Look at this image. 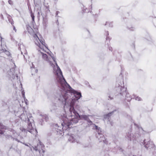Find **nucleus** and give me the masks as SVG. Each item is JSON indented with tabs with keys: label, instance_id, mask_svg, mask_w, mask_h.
Instances as JSON below:
<instances>
[{
	"label": "nucleus",
	"instance_id": "f03ea898",
	"mask_svg": "<svg viewBox=\"0 0 156 156\" xmlns=\"http://www.w3.org/2000/svg\"><path fill=\"white\" fill-rule=\"evenodd\" d=\"M122 80H117L113 91L115 98L121 100H126L129 102L132 98L129 94L126 91V88L124 86L123 81Z\"/></svg>",
	"mask_w": 156,
	"mask_h": 156
},
{
	"label": "nucleus",
	"instance_id": "412c9836",
	"mask_svg": "<svg viewBox=\"0 0 156 156\" xmlns=\"http://www.w3.org/2000/svg\"><path fill=\"white\" fill-rule=\"evenodd\" d=\"M47 19L46 18H44L43 16V25L45 27H46L47 26Z\"/></svg>",
	"mask_w": 156,
	"mask_h": 156
},
{
	"label": "nucleus",
	"instance_id": "0eeeda50",
	"mask_svg": "<svg viewBox=\"0 0 156 156\" xmlns=\"http://www.w3.org/2000/svg\"><path fill=\"white\" fill-rule=\"evenodd\" d=\"M0 48V58H2L5 59H7L10 62H13L14 61L12 57L11 53L9 51L7 50L4 47H2Z\"/></svg>",
	"mask_w": 156,
	"mask_h": 156
},
{
	"label": "nucleus",
	"instance_id": "cd10ccee",
	"mask_svg": "<svg viewBox=\"0 0 156 156\" xmlns=\"http://www.w3.org/2000/svg\"><path fill=\"white\" fill-rule=\"evenodd\" d=\"M127 28L130 31H133L135 30V28L133 27H128Z\"/></svg>",
	"mask_w": 156,
	"mask_h": 156
},
{
	"label": "nucleus",
	"instance_id": "a878e982",
	"mask_svg": "<svg viewBox=\"0 0 156 156\" xmlns=\"http://www.w3.org/2000/svg\"><path fill=\"white\" fill-rule=\"evenodd\" d=\"M32 66H31V68H33L32 69V72L34 71H35V73H37L38 71L37 70V69H36L34 68V65H33V64L32 63Z\"/></svg>",
	"mask_w": 156,
	"mask_h": 156
},
{
	"label": "nucleus",
	"instance_id": "b1692460",
	"mask_svg": "<svg viewBox=\"0 0 156 156\" xmlns=\"http://www.w3.org/2000/svg\"><path fill=\"white\" fill-rule=\"evenodd\" d=\"M105 25L108 27H113L112 23L111 22H106Z\"/></svg>",
	"mask_w": 156,
	"mask_h": 156
},
{
	"label": "nucleus",
	"instance_id": "7c9ffc66",
	"mask_svg": "<svg viewBox=\"0 0 156 156\" xmlns=\"http://www.w3.org/2000/svg\"><path fill=\"white\" fill-rule=\"evenodd\" d=\"M135 99L136 100H137L138 101H140L141 100V98L140 97H138V96L135 97Z\"/></svg>",
	"mask_w": 156,
	"mask_h": 156
},
{
	"label": "nucleus",
	"instance_id": "37998d69",
	"mask_svg": "<svg viewBox=\"0 0 156 156\" xmlns=\"http://www.w3.org/2000/svg\"><path fill=\"white\" fill-rule=\"evenodd\" d=\"M56 23L57 24V25H58L59 23H58V20H57L56 21Z\"/></svg>",
	"mask_w": 156,
	"mask_h": 156
},
{
	"label": "nucleus",
	"instance_id": "f3484780",
	"mask_svg": "<svg viewBox=\"0 0 156 156\" xmlns=\"http://www.w3.org/2000/svg\"><path fill=\"white\" fill-rule=\"evenodd\" d=\"M9 131L12 132V133L13 135V136L14 138H17V137L18 136V134L16 133V132L12 129H9Z\"/></svg>",
	"mask_w": 156,
	"mask_h": 156
},
{
	"label": "nucleus",
	"instance_id": "423d86ee",
	"mask_svg": "<svg viewBox=\"0 0 156 156\" xmlns=\"http://www.w3.org/2000/svg\"><path fill=\"white\" fill-rule=\"evenodd\" d=\"M41 53L42 55V58L45 61L48 62L49 63L50 65L52 66V67H53V72L54 74L55 81V80H56L57 76H59V74H58V73H59H59H61V74L62 75V72L61 71V70L58 65L57 63L56 62L55 58L54 57H53L52 55L48 53V54H49L50 56L51 57L54 61V63L55 65L53 63H52L51 61H50V57L49 58L46 54H44L42 52H41Z\"/></svg>",
	"mask_w": 156,
	"mask_h": 156
},
{
	"label": "nucleus",
	"instance_id": "20e7f679",
	"mask_svg": "<svg viewBox=\"0 0 156 156\" xmlns=\"http://www.w3.org/2000/svg\"><path fill=\"white\" fill-rule=\"evenodd\" d=\"M20 118L24 121L27 122L28 126L27 128L23 127H21L20 129L22 131L24 132H27V131L33 134L35 131L37 132V130L32 126V123L34 122L32 114L28 112L25 111L23 112L20 115Z\"/></svg>",
	"mask_w": 156,
	"mask_h": 156
},
{
	"label": "nucleus",
	"instance_id": "bb28decb",
	"mask_svg": "<svg viewBox=\"0 0 156 156\" xmlns=\"http://www.w3.org/2000/svg\"><path fill=\"white\" fill-rule=\"evenodd\" d=\"M62 129H57V130H56V131L57 132V134H59V133L60 134H62Z\"/></svg>",
	"mask_w": 156,
	"mask_h": 156
},
{
	"label": "nucleus",
	"instance_id": "c9c22d12",
	"mask_svg": "<svg viewBox=\"0 0 156 156\" xmlns=\"http://www.w3.org/2000/svg\"><path fill=\"white\" fill-rule=\"evenodd\" d=\"M22 97L23 98L25 97V92L24 90H23L22 91Z\"/></svg>",
	"mask_w": 156,
	"mask_h": 156
},
{
	"label": "nucleus",
	"instance_id": "6ab92c4d",
	"mask_svg": "<svg viewBox=\"0 0 156 156\" xmlns=\"http://www.w3.org/2000/svg\"><path fill=\"white\" fill-rule=\"evenodd\" d=\"M6 137L7 138H11L13 140H15L16 141H17L18 142H21L17 138H14L12 136L10 135H7L6 136Z\"/></svg>",
	"mask_w": 156,
	"mask_h": 156
},
{
	"label": "nucleus",
	"instance_id": "58836bf2",
	"mask_svg": "<svg viewBox=\"0 0 156 156\" xmlns=\"http://www.w3.org/2000/svg\"><path fill=\"white\" fill-rule=\"evenodd\" d=\"M13 27V29L15 31V32H16V29L15 27V26H14V24H13V25H12Z\"/></svg>",
	"mask_w": 156,
	"mask_h": 156
},
{
	"label": "nucleus",
	"instance_id": "c85d7f7f",
	"mask_svg": "<svg viewBox=\"0 0 156 156\" xmlns=\"http://www.w3.org/2000/svg\"><path fill=\"white\" fill-rule=\"evenodd\" d=\"M9 74L10 76L12 77V78L14 79L15 77V75L13 73H11L10 72L9 73Z\"/></svg>",
	"mask_w": 156,
	"mask_h": 156
},
{
	"label": "nucleus",
	"instance_id": "a211bd4d",
	"mask_svg": "<svg viewBox=\"0 0 156 156\" xmlns=\"http://www.w3.org/2000/svg\"><path fill=\"white\" fill-rule=\"evenodd\" d=\"M7 17L9 23H10L12 25H13V24H14V21L11 16L10 15L8 14L7 15Z\"/></svg>",
	"mask_w": 156,
	"mask_h": 156
},
{
	"label": "nucleus",
	"instance_id": "a18cd8bd",
	"mask_svg": "<svg viewBox=\"0 0 156 156\" xmlns=\"http://www.w3.org/2000/svg\"><path fill=\"white\" fill-rule=\"evenodd\" d=\"M154 21H156V17L155 18V19L154 20Z\"/></svg>",
	"mask_w": 156,
	"mask_h": 156
},
{
	"label": "nucleus",
	"instance_id": "f257e3e1",
	"mask_svg": "<svg viewBox=\"0 0 156 156\" xmlns=\"http://www.w3.org/2000/svg\"><path fill=\"white\" fill-rule=\"evenodd\" d=\"M55 82L61 90L54 93L53 97L54 102L58 105H69V110L74 105L77 100L82 97L81 93L73 89L66 82L61 73H58Z\"/></svg>",
	"mask_w": 156,
	"mask_h": 156
},
{
	"label": "nucleus",
	"instance_id": "9d476101",
	"mask_svg": "<svg viewBox=\"0 0 156 156\" xmlns=\"http://www.w3.org/2000/svg\"><path fill=\"white\" fill-rule=\"evenodd\" d=\"M38 39L41 42V44L40 43L38 42V41L37 43L36 42H35V44L39 46V47L41 49H42V50L44 51V49L43 47V46H44L46 48L48 49L47 47V45L46 44L45 42H44V40H40L38 37H37Z\"/></svg>",
	"mask_w": 156,
	"mask_h": 156
},
{
	"label": "nucleus",
	"instance_id": "de8ad7c7",
	"mask_svg": "<svg viewBox=\"0 0 156 156\" xmlns=\"http://www.w3.org/2000/svg\"><path fill=\"white\" fill-rule=\"evenodd\" d=\"M121 74V73H120V75Z\"/></svg>",
	"mask_w": 156,
	"mask_h": 156
},
{
	"label": "nucleus",
	"instance_id": "4be33fe9",
	"mask_svg": "<svg viewBox=\"0 0 156 156\" xmlns=\"http://www.w3.org/2000/svg\"><path fill=\"white\" fill-rule=\"evenodd\" d=\"M116 110H115L113 111H112L111 112H110L108 113V114H106L104 115V118L105 119H108L111 116V115Z\"/></svg>",
	"mask_w": 156,
	"mask_h": 156
},
{
	"label": "nucleus",
	"instance_id": "6e6552de",
	"mask_svg": "<svg viewBox=\"0 0 156 156\" xmlns=\"http://www.w3.org/2000/svg\"><path fill=\"white\" fill-rule=\"evenodd\" d=\"M142 143L147 150L154 148V151H153V154L154 156H156V147L152 141L150 140L147 141L145 139Z\"/></svg>",
	"mask_w": 156,
	"mask_h": 156
},
{
	"label": "nucleus",
	"instance_id": "2f4dec72",
	"mask_svg": "<svg viewBox=\"0 0 156 156\" xmlns=\"http://www.w3.org/2000/svg\"><path fill=\"white\" fill-rule=\"evenodd\" d=\"M24 101H25V104L27 105L28 104V100L26 98V97L23 98Z\"/></svg>",
	"mask_w": 156,
	"mask_h": 156
},
{
	"label": "nucleus",
	"instance_id": "dca6fc26",
	"mask_svg": "<svg viewBox=\"0 0 156 156\" xmlns=\"http://www.w3.org/2000/svg\"><path fill=\"white\" fill-rule=\"evenodd\" d=\"M5 127L2 124L0 123V134H2L4 133V129H5Z\"/></svg>",
	"mask_w": 156,
	"mask_h": 156
},
{
	"label": "nucleus",
	"instance_id": "f704fd0d",
	"mask_svg": "<svg viewBox=\"0 0 156 156\" xmlns=\"http://www.w3.org/2000/svg\"><path fill=\"white\" fill-rule=\"evenodd\" d=\"M109 35V32L108 31H107L106 32V36H107V37H106V40L107 41L108 38L109 39V37H108V36Z\"/></svg>",
	"mask_w": 156,
	"mask_h": 156
},
{
	"label": "nucleus",
	"instance_id": "49530a36",
	"mask_svg": "<svg viewBox=\"0 0 156 156\" xmlns=\"http://www.w3.org/2000/svg\"><path fill=\"white\" fill-rule=\"evenodd\" d=\"M23 56H24V59H25V56L24 55H23Z\"/></svg>",
	"mask_w": 156,
	"mask_h": 156
},
{
	"label": "nucleus",
	"instance_id": "79ce46f5",
	"mask_svg": "<svg viewBox=\"0 0 156 156\" xmlns=\"http://www.w3.org/2000/svg\"><path fill=\"white\" fill-rule=\"evenodd\" d=\"M0 16H1V18L2 19H3V16L2 14H0Z\"/></svg>",
	"mask_w": 156,
	"mask_h": 156
},
{
	"label": "nucleus",
	"instance_id": "7ed1b4c3",
	"mask_svg": "<svg viewBox=\"0 0 156 156\" xmlns=\"http://www.w3.org/2000/svg\"><path fill=\"white\" fill-rule=\"evenodd\" d=\"M69 115V117H71L70 121L68 122L67 121H65L64 122V125H66L69 127H70V126L73 124L77 123L79 118L83 119L87 121L88 125H91L93 124V122L89 118V116L91 117V115H80L77 111L74 108H71L70 109Z\"/></svg>",
	"mask_w": 156,
	"mask_h": 156
},
{
	"label": "nucleus",
	"instance_id": "393cba45",
	"mask_svg": "<svg viewBox=\"0 0 156 156\" xmlns=\"http://www.w3.org/2000/svg\"><path fill=\"white\" fill-rule=\"evenodd\" d=\"M31 16L32 19V23L33 24L35 23L34 21V14L31 12Z\"/></svg>",
	"mask_w": 156,
	"mask_h": 156
},
{
	"label": "nucleus",
	"instance_id": "aec40b11",
	"mask_svg": "<svg viewBox=\"0 0 156 156\" xmlns=\"http://www.w3.org/2000/svg\"><path fill=\"white\" fill-rule=\"evenodd\" d=\"M115 148L116 150H117V152L118 153L122 152L123 151L121 147L118 146H116V147H115Z\"/></svg>",
	"mask_w": 156,
	"mask_h": 156
},
{
	"label": "nucleus",
	"instance_id": "c756f323",
	"mask_svg": "<svg viewBox=\"0 0 156 156\" xmlns=\"http://www.w3.org/2000/svg\"><path fill=\"white\" fill-rule=\"evenodd\" d=\"M75 108L79 111H80L81 109L80 107L78 105H76Z\"/></svg>",
	"mask_w": 156,
	"mask_h": 156
},
{
	"label": "nucleus",
	"instance_id": "4468645a",
	"mask_svg": "<svg viewBox=\"0 0 156 156\" xmlns=\"http://www.w3.org/2000/svg\"><path fill=\"white\" fill-rule=\"evenodd\" d=\"M40 122H41V125H42V122L44 120L46 121H47L48 120V116L46 115H40Z\"/></svg>",
	"mask_w": 156,
	"mask_h": 156
},
{
	"label": "nucleus",
	"instance_id": "9b49d317",
	"mask_svg": "<svg viewBox=\"0 0 156 156\" xmlns=\"http://www.w3.org/2000/svg\"><path fill=\"white\" fill-rule=\"evenodd\" d=\"M67 121L68 122H69V121L70 122V121H71L70 118H69V120L68 119H67V118H65V120L64 119L63 120V122L61 124V125H62V126L63 127L62 128H61V127H59V126H58V125L57 124H55V129H57V128H58V129H63V128L65 127L66 128H65L64 129L65 130V129H67V128H70L72 127V126H70V127H69L66 125H64V121Z\"/></svg>",
	"mask_w": 156,
	"mask_h": 156
},
{
	"label": "nucleus",
	"instance_id": "5701e85b",
	"mask_svg": "<svg viewBox=\"0 0 156 156\" xmlns=\"http://www.w3.org/2000/svg\"><path fill=\"white\" fill-rule=\"evenodd\" d=\"M95 128L97 130V132L98 133H100L103 132L101 131V129L100 127H98V126L95 125Z\"/></svg>",
	"mask_w": 156,
	"mask_h": 156
},
{
	"label": "nucleus",
	"instance_id": "39448f33",
	"mask_svg": "<svg viewBox=\"0 0 156 156\" xmlns=\"http://www.w3.org/2000/svg\"><path fill=\"white\" fill-rule=\"evenodd\" d=\"M135 126L134 129H132L131 130L127 133L126 137L128 140L136 141L140 136V131H143V129L135 123H134Z\"/></svg>",
	"mask_w": 156,
	"mask_h": 156
},
{
	"label": "nucleus",
	"instance_id": "72a5a7b5",
	"mask_svg": "<svg viewBox=\"0 0 156 156\" xmlns=\"http://www.w3.org/2000/svg\"><path fill=\"white\" fill-rule=\"evenodd\" d=\"M8 2L11 5H13V3L12 1L11 0H9L8 1Z\"/></svg>",
	"mask_w": 156,
	"mask_h": 156
},
{
	"label": "nucleus",
	"instance_id": "1a4fd4ad",
	"mask_svg": "<svg viewBox=\"0 0 156 156\" xmlns=\"http://www.w3.org/2000/svg\"><path fill=\"white\" fill-rule=\"evenodd\" d=\"M103 133L104 132L103 131L100 133H98L96 135V137L98 139L99 142L103 141L104 143L107 144H108V141L106 139H105L103 135Z\"/></svg>",
	"mask_w": 156,
	"mask_h": 156
},
{
	"label": "nucleus",
	"instance_id": "e433bc0d",
	"mask_svg": "<svg viewBox=\"0 0 156 156\" xmlns=\"http://www.w3.org/2000/svg\"><path fill=\"white\" fill-rule=\"evenodd\" d=\"M109 98L108 99V100H112L113 99V97H112L110 95L108 96Z\"/></svg>",
	"mask_w": 156,
	"mask_h": 156
},
{
	"label": "nucleus",
	"instance_id": "a19ab883",
	"mask_svg": "<svg viewBox=\"0 0 156 156\" xmlns=\"http://www.w3.org/2000/svg\"><path fill=\"white\" fill-rule=\"evenodd\" d=\"M86 9H87V8H86L85 9L84 8H83V12H86Z\"/></svg>",
	"mask_w": 156,
	"mask_h": 156
},
{
	"label": "nucleus",
	"instance_id": "c03bdc74",
	"mask_svg": "<svg viewBox=\"0 0 156 156\" xmlns=\"http://www.w3.org/2000/svg\"><path fill=\"white\" fill-rule=\"evenodd\" d=\"M90 9H92V6L90 5Z\"/></svg>",
	"mask_w": 156,
	"mask_h": 156
},
{
	"label": "nucleus",
	"instance_id": "ddd939ff",
	"mask_svg": "<svg viewBox=\"0 0 156 156\" xmlns=\"http://www.w3.org/2000/svg\"><path fill=\"white\" fill-rule=\"evenodd\" d=\"M56 104H54L51 106L50 107V111L53 113H56L58 111V106L56 105Z\"/></svg>",
	"mask_w": 156,
	"mask_h": 156
},
{
	"label": "nucleus",
	"instance_id": "ea45409f",
	"mask_svg": "<svg viewBox=\"0 0 156 156\" xmlns=\"http://www.w3.org/2000/svg\"><path fill=\"white\" fill-rule=\"evenodd\" d=\"M37 13H38L37 17L38 18H39L40 16V13L39 12H38Z\"/></svg>",
	"mask_w": 156,
	"mask_h": 156
},
{
	"label": "nucleus",
	"instance_id": "2eb2a0df",
	"mask_svg": "<svg viewBox=\"0 0 156 156\" xmlns=\"http://www.w3.org/2000/svg\"><path fill=\"white\" fill-rule=\"evenodd\" d=\"M78 137H79L78 136H74V135H72L69 136L68 140L72 143H74L77 141V138H78Z\"/></svg>",
	"mask_w": 156,
	"mask_h": 156
},
{
	"label": "nucleus",
	"instance_id": "4c0bfd02",
	"mask_svg": "<svg viewBox=\"0 0 156 156\" xmlns=\"http://www.w3.org/2000/svg\"><path fill=\"white\" fill-rule=\"evenodd\" d=\"M60 13L59 12V11H57L56 12V16H55L56 17H57V15H58V13Z\"/></svg>",
	"mask_w": 156,
	"mask_h": 156
},
{
	"label": "nucleus",
	"instance_id": "f8f14e48",
	"mask_svg": "<svg viewBox=\"0 0 156 156\" xmlns=\"http://www.w3.org/2000/svg\"><path fill=\"white\" fill-rule=\"evenodd\" d=\"M44 147L43 144H42L41 142L39 141V142L37 144V146H35L33 147L34 150L36 151H38L39 152L43 150V148Z\"/></svg>",
	"mask_w": 156,
	"mask_h": 156
},
{
	"label": "nucleus",
	"instance_id": "473e14b6",
	"mask_svg": "<svg viewBox=\"0 0 156 156\" xmlns=\"http://www.w3.org/2000/svg\"><path fill=\"white\" fill-rule=\"evenodd\" d=\"M107 44L108 45V47L109 48V50L110 51H112V48L111 47H110V46H109V44H108V42L107 43Z\"/></svg>",
	"mask_w": 156,
	"mask_h": 156
}]
</instances>
